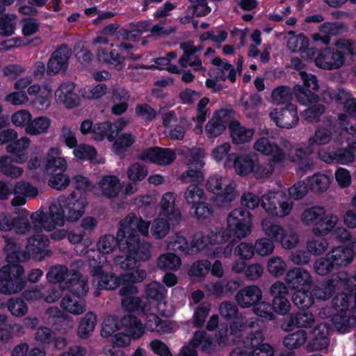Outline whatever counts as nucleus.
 I'll list each match as a JSON object with an SVG mask.
<instances>
[{"label":"nucleus","mask_w":356,"mask_h":356,"mask_svg":"<svg viewBox=\"0 0 356 356\" xmlns=\"http://www.w3.org/2000/svg\"><path fill=\"white\" fill-rule=\"evenodd\" d=\"M150 223L134 213H129L120 222L118 231L119 249L126 254L116 257L114 262L124 270L131 269L130 261H146L152 256V245L149 242H140L134 231L137 230L142 236H148Z\"/></svg>","instance_id":"1"},{"label":"nucleus","mask_w":356,"mask_h":356,"mask_svg":"<svg viewBox=\"0 0 356 356\" xmlns=\"http://www.w3.org/2000/svg\"><path fill=\"white\" fill-rule=\"evenodd\" d=\"M87 204L84 197H76L74 193L60 196L49 205L47 214L39 209L31 215L33 229L51 232L64 226L66 221L76 222L84 214Z\"/></svg>","instance_id":"2"},{"label":"nucleus","mask_w":356,"mask_h":356,"mask_svg":"<svg viewBox=\"0 0 356 356\" xmlns=\"http://www.w3.org/2000/svg\"><path fill=\"white\" fill-rule=\"evenodd\" d=\"M5 251L8 264L0 269V293L13 295L20 292L25 286V282L22 278L24 269L17 263L27 260L28 255L19 251L18 245L13 241L6 242Z\"/></svg>","instance_id":"3"},{"label":"nucleus","mask_w":356,"mask_h":356,"mask_svg":"<svg viewBox=\"0 0 356 356\" xmlns=\"http://www.w3.org/2000/svg\"><path fill=\"white\" fill-rule=\"evenodd\" d=\"M351 299L350 293H339L332 300L331 307H325L319 312L322 318L331 317L332 325L339 334L348 333L356 327V310L349 308Z\"/></svg>","instance_id":"4"},{"label":"nucleus","mask_w":356,"mask_h":356,"mask_svg":"<svg viewBox=\"0 0 356 356\" xmlns=\"http://www.w3.org/2000/svg\"><path fill=\"white\" fill-rule=\"evenodd\" d=\"M253 149L266 156H270L273 163L293 161L303 152L302 149H294L293 145L287 140H282L280 145L271 142L266 137H261L255 140Z\"/></svg>","instance_id":"5"},{"label":"nucleus","mask_w":356,"mask_h":356,"mask_svg":"<svg viewBox=\"0 0 356 356\" xmlns=\"http://www.w3.org/2000/svg\"><path fill=\"white\" fill-rule=\"evenodd\" d=\"M205 187L207 191L213 194L212 202L218 207H229L239 195L236 182L225 175L215 174L209 176Z\"/></svg>","instance_id":"6"},{"label":"nucleus","mask_w":356,"mask_h":356,"mask_svg":"<svg viewBox=\"0 0 356 356\" xmlns=\"http://www.w3.org/2000/svg\"><path fill=\"white\" fill-rule=\"evenodd\" d=\"M300 220L306 226H312L314 235L326 236L338 225L339 218L336 214L327 213L323 207L313 206L303 210Z\"/></svg>","instance_id":"7"},{"label":"nucleus","mask_w":356,"mask_h":356,"mask_svg":"<svg viewBox=\"0 0 356 356\" xmlns=\"http://www.w3.org/2000/svg\"><path fill=\"white\" fill-rule=\"evenodd\" d=\"M350 52H353L350 43L346 39L339 38L334 42V47L320 50L314 58V63L316 67L325 70H338L343 66L346 58Z\"/></svg>","instance_id":"8"},{"label":"nucleus","mask_w":356,"mask_h":356,"mask_svg":"<svg viewBox=\"0 0 356 356\" xmlns=\"http://www.w3.org/2000/svg\"><path fill=\"white\" fill-rule=\"evenodd\" d=\"M355 288L356 274L350 277L346 271H339L322 284L312 286V291L314 298L324 300L330 298L334 291H352Z\"/></svg>","instance_id":"9"},{"label":"nucleus","mask_w":356,"mask_h":356,"mask_svg":"<svg viewBox=\"0 0 356 356\" xmlns=\"http://www.w3.org/2000/svg\"><path fill=\"white\" fill-rule=\"evenodd\" d=\"M261 206L269 216L284 218L291 214L294 202L284 192L271 190L261 196Z\"/></svg>","instance_id":"10"},{"label":"nucleus","mask_w":356,"mask_h":356,"mask_svg":"<svg viewBox=\"0 0 356 356\" xmlns=\"http://www.w3.org/2000/svg\"><path fill=\"white\" fill-rule=\"evenodd\" d=\"M252 214L243 208L233 209L227 218V228L229 235L239 240L250 236L252 232Z\"/></svg>","instance_id":"11"},{"label":"nucleus","mask_w":356,"mask_h":356,"mask_svg":"<svg viewBox=\"0 0 356 356\" xmlns=\"http://www.w3.org/2000/svg\"><path fill=\"white\" fill-rule=\"evenodd\" d=\"M229 325V331L227 326L224 329L220 328L216 334L218 343L220 345L230 340L236 343L240 340L243 332L248 328H252L257 323V318L252 317L248 318L245 315L238 313Z\"/></svg>","instance_id":"12"},{"label":"nucleus","mask_w":356,"mask_h":356,"mask_svg":"<svg viewBox=\"0 0 356 356\" xmlns=\"http://www.w3.org/2000/svg\"><path fill=\"white\" fill-rule=\"evenodd\" d=\"M184 197L197 218L205 219L211 215L212 208L207 202V195L197 185H189L184 192Z\"/></svg>","instance_id":"13"},{"label":"nucleus","mask_w":356,"mask_h":356,"mask_svg":"<svg viewBox=\"0 0 356 356\" xmlns=\"http://www.w3.org/2000/svg\"><path fill=\"white\" fill-rule=\"evenodd\" d=\"M204 156L205 152L204 149L197 147L190 149L187 163L188 169L183 172L180 175V179L182 182H200L203 179L204 175L201 170L205 164L204 161Z\"/></svg>","instance_id":"14"},{"label":"nucleus","mask_w":356,"mask_h":356,"mask_svg":"<svg viewBox=\"0 0 356 356\" xmlns=\"http://www.w3.org/2000/svg\"><path fill=\"white\" fill-rule=\"evenodd\" d=\"M299 75L303 82V86L309 90H305L300 85L294 86L293 91L298 102L302 105L315 104L318 97L312 90H317L319 88L316 76L303 71L300 72Z\"/></svg>","instance_id":"15"},{"label":"nucleus","mask_w":356,"mask_h":356,"mask_svg":"<svg viewBox=\"0 0 356 356\" xmlns=\"http://www.w3.org/2000/svg\"><path fill=\"white\" fill-rule=\"evenodd\" d=\"M191 248H195L197 251H204L207 257H219L231 256L233 249L232 244H227L225 246L212 247L209 242V237L207 234H195L191 242Z\"/></svg>","instance_id":"16"},{"label":"nucleus","mask_w":356,"mask_h":356,"mask_svg":"<svg viewBox=\"0 0 356 356\" xmlns=\"http://www.w3.org/2000/svg\"><path fill=\"white\" fill-rule=\"evenodd\" d=\"M268 115L278 127L282 129H293L299 121L297 107L292 104H288L280 111L272 108L269 111Z\"/></svg>","instance_id":"17"},{"label":"nucleus","mask_w":356,"mask_h":356,"mask_svg":"<svg viewBox=\"0 0 356 356\" xmlns=\"http://www.w3.org/2000/svg\"><path fill=\"white\" fill-rule=\"evenodd\" d=\"M244 344L250 350L248 356H274L273 347L264 342V336L261 330L250 332L246 337Z\"/></svg>","instance_id":"18"},{"label":"nucleus","mask_w":356,"mask_h":356,"mask_svg":"<svg viewBox=\"0 0 356 356\" xmlns=\"http://www.w3.org/2000/svg\"><path fill=\"white\" fill-rule=\"evenodd\" d=\"M145 295L147 298L156 302L158 312L163 316H170L173 312L170 306L167 305L166 297L168 291L159 282H152L145 287Z\"/></svg>","instance_id":"19"},{"label":"nucleus","mask_w":356,"mask_h":356,"mask_svg":"<svg viewBox=\"0 0 356 356\" xmlns=\"http://www.w3.org/2000/svg\"><path fill=\"white\" fill-rule=\"evenodd\" d=\"M254 161L255 159L250 154L232 153L228 156L225 162V166L232 165L237 175L245 177L252 174Z\"/></svg>","instance_id":"20"},{"label":"nucleus","mask_w":356,"mask_h":356,"mask_svg":"<svg viewBox=\"0 0 356 356\" xmlns=\"http://www.w3.org/2000/svg\"><path fill=\"white\" fill-rule=\"evenodd\" d=\"M330 327L327 323H319L312 331V337L306 345L308 352L321 351L327 349L330 343Z\"/></svg>","instance_id":"21"},{"label":"nucleus","mask_w":356,"mask_h":356,"mask_svg":"<svg viewBox=\"0 0 356 356\" xmlns=\"http://www.w3.org/2000/svg\"><path fill=\"white\" fill-rule=\"evenodd\" d=\"M356 248V238L352 241L351 245H341L332 248L327 253V259L332 261L336 268L346 267L353 260Z\"/></svg>","instance_id":"22"},{"label":"nucleus","mask_w":356,"mask_h":356,"mask_svg":"<svg viewBox=\"0 0 356 356\" xmlns=\"http://www.w3.org/2000/svg\"><path fill=\"white\" fill-rule=\"evenodd\" d=\"M27 92L29 96L34 97L29 102L33 108L44 111L50 106L52 89L49 85L41 86L35 83L29 87Z\"/></svg>","instance_id":"23"},{"label":"nucleus","mask_w":356,"mask_h":356,"mask_svg":"<svg viewBox=\"0 0 356 356\" xmlns=\"http://www.w3.org/2000/svg\"><path fill=\"white\" fill-rule=\"evenodd\" d=\"M229 122V111L221 109L216 111L207 122L204 132L208 138L214 139L220 136L226 129Z\"/></svg>","instance_id":"24"},{"label":"nucleus","mask_w":356,"mask_h":356,"mask_svg":"<svg viewBox=\"0 0 356 356\" xmlns=\"http://www.w3.org/2000/svg\"><path fill=\"white\" fill-rule=\"evenodd\" d=\"M180 49L183 51V55L179 58L178 63L182 67L190 66L195 70L205 72L202 65L201 60L195 55L196 52L202 49L201 46L195 47L193 41H187L180 44Z\"/></svg>","instance_id":"25"},{"label":"nucleus","mask_w":356,"mask_h":356,"mask_svg":"<svg viewBox=\"0 0 356 356\" xmlns=\"http://www.w3.org/2000/svg\"><path fill=\"white\" fill-rule=\"evenodd\" d=\"M175 158L176 154L174 150L156 147L149 148L139 155V159L141 160L161 165L172 163Z\"/></svg>","instance_id":"26"},{"label":"nucleus","mask_w":356,"mask_h":356,"mask_svg":"<svg viewBox=\"0 0 356 356\" xmlns=\"http://www.w3.org/2000/svg\"><path fill=\"white\" fill-rule=\"evenodd\" d=\"M285 282L289 288L294 291L300 289L311 288L313 282L310 273L300 267L289 270L286 273Z\"/></svg>","instance_id":"27"},{"label":"nucleus","mask_w":356,"mask_h":356,"mask_svg":"<svg viewBox=\"0 0 356 356\" xmlns=\"http://www.w3.org/2000/svg\"><path fill=\"white\" fill-rule=\"evenodd\" d=\"M346 29V26L343 22H324L319 26V32L313 33L311 37L314 41L327 45L330 43L332 37L343 33Z\"/></svg>","instance_id":"28"},{"label":"nucleus","mask_w":356,"mask_h":356,"mask_svg":"<svg viewBox=\"0 0 356 356\" xmlns=\"http://www.w3.org/2000/svg\"><path fill=\"white\" fill-rule=\"evenodd\" d=\"M70 55V50L65 45H62L56 49L51 55L47 63V74L51 75L65 71L68 67Z\"/></svg>","instance_id":"29"},{"label":"nucleus","mask_w":356,"mask_h":356,"mask_svg":"<svg viewBox=\"0 0 356 356\" xmlns=\"http://www.w3.org/2000/svg\"><path fill=\"white\" fill-rule=\"evenodd\" d=\"M262 296V291L259 286L249 285L238 290L234 300L239 307L247 309L259 302Z\"/></svg>","instance_id":"30"},{"label":"nucleus","mask_w":356,"mask_h":356,"mask_svg":"<svg viewBox=\"0 0 356 356\" xmlns=\"http://www.w3.org/2000/svg\"><path fill=\"white\" fill-rule=\"evenodd\" d=\"M176 195L172 192L165 193L159 203V214L165 216L173 223H180L182 215L180 210L175 207Z\"/></svg>","instance_id":"31"},{"label":"nucleus","mask_w":356,"mask_h":356,"mask_svg":"<svg viewBox=\"0 0 356 356\" xmlns=\"http://www.w3.org/2000/svg\"><path fill=\"white\" fill-rule=\"evenodd\" d=\"M122 275L124 285L120 289V295H135L138 290L134 284L142 282L147 277V272L145 269L137 268Z\"/></svg>","instance_id":"32"},{"label":"nucleus","mask_w":356,"mask_h":356,"mask_svg":"<svg viewBox=\"0 0 356 356\" xmlns=\"http://www.w3.org/2000/svg\"><path fill=\"white\" fill-rule=\"evenodd\" d=\"M60 148L52 147L49 149L45 156L44 168L48 174L65 172L67 169V161L61 156Z\"/></svg>","instance_id":"33"},{"label":"nucleus","mask_w":356,"mask_h":356,"mask_svg":"<svg viewBox=\"0 0 356 356\" xmlns=\"http://www.w3.org/2000/svg\"><path fill=\"white\" fill-rule=\"evenodd\" d=\"M14 197L11 200L13 207L22 206L26 202V197H35L38 194V188L26 181H17L13 187Z\"/></svg>","instance_id":"34"},{"label":"nucleus","mask_w":356,"mask_h":356,"mask_svg":"<svg viewBox=\"0 0 356 356\" xmlns=\"http://www.w3.org/2000/svg\"><path fill=\"white\" fill-rule=\"evenodd\" d=\"M75 85L72 82L63 83L55 91L56 100L68 108L78 106L79 97L74 92Z\"/></svg>","instance_id":"35"},{"label":"nucleus","mask_w":356,"mask_h":356,"mask_svg":"<svg viewBox=\"0 0 356 356\" xmlns=\"http://www.w3.org/2000/svg\"><path fill=\"white\" fill-rule=\"evenodd\" d=\"M31 145V140L28 137L24 136L19 139L13 140L8 144L6 150L7 152L13 154L16 163L22 164L28 160L26 150Z\"/></svg>","instance_id":"36"},{"label":"nucleus","mask_w":356,"mask_h":356,"mask_svg":"<svg viewBox=\"0 0 356 356\" xmlns=\"http://www.w3.org/2000/svg\"><path fill=\"white\" fill-rule=\"evenodd\" d=\"M121 188L120 181L115 175L104 176L98 183V189L102 195L109 199L116 197Z\"/></svg>","instance_id":"37"},{"label":"nucleus","mask_w":356,"mask_h":356,"mask_svg":"<svg viewBox=\"0 0 356 356\" xmlns=\"http://www.w3.org/2000/svg\"><path fill=\"white\" fill-rule=\"evenodd\" d=\"M92 285L97 289L114 290L124 285L122 275L118 276L111 273L104 271L92 280Z\"/></svg>","instance_id":"38"},{"label":"nucleus","mask_w":356,"mask_h":356,"mask_svg":"<svg viewBox=\"0 0 356 356\" xmlns=\"http://www.w3.org/2000/svg\"><path fill=\"white\" fill-rule=\"evenodd\" d=\"M334 127L332 124L319 127L308 139V148L325 145L333 138Z\"/></svg>","instance_id":"39"},{"label":"nucleus","mask_w":356,"mask_h":356,"mask_svg":"<svg viewBox=\"0 0 356 356\" xmlns=\"http://www.w3.org/2000/svg\"><path fill=\"white\" fill-rule=\"evenodd\" d=\"M60 308L65 312L74 316H79L86 311V303L77 296L66 294L60 302Z\"/></svg>","instance_id":"40"},{"label":"nucleus","mask_w":356,"mask_h":356,"mask_svg":"<svg viewBox=\"0 0 356 356\" xmlns=\"http://www.w3.org/2000/svg\"><path fill=\"white\" fill-rule=\"evenodd\" d=\"M229 129L232 142L235 144L249 143L254 135L253 129L245 128L237 121L229 122Z\"/></svg>","instance_id":"41"},{"label":"nucleus","mask_w":356,"mask_h":356,"mask_svg":"<svg viewBox=\"0 0 356 356\" xmlns=\"http://www.w3.org/2000/svg\"><path fill=\"white\" fill-rule=\"evenodd\" d=\"M212 64L217 67L213 70L216 78L220 81L229 80L234 83L236 80V71L234 67L225 60L216 57L213 59Z\"/></svg>","instance_id":"42"},{"label":"nucleus","mask_w":356,"mask_h":356,"mask_svg":"<svg viewBox=\"0 0 356 356\" xmlns=\"http://www.w3.org/2000/svg\"><path fill=\"white\" fill-rule=\"evenodd\" d=\"M87 254L90 272L93 279H95L104 271V268L109 264L106 256L96 250H90L87 252Z\"/></svg>","instance_id":"43"},{"label":"nucleus","mask_w":356,"mask_h":356,"mask_svg":"<svg viewBox=\"0 0 356 356\" xmlns=\"http://www.w3.org/2000/svg\"><path fill=\"white\" fill-rule=\"evenodd\" d=\"M51 120L47 116H39L31 118L30 122L25 127V132L33 136H40L48 133L51 125Z\"/></svg>","instance_id":"44"},{"label":"nucleus","mask_w":356,"mask_h":356,"mask_svg":"<svg viewBox=\"0 0 356 356\" xmlns=\"http://www.w3.org/2000/svg\"><path fill=\"white\" fill-rule=\"evenodd\" d=\"M63 289H69L77 297L86 296L89 290L88 280L83 276L74 272L69 280L65 282Z\"/></svg>","instance_id":"45"},{"label":"nucleus","mask_w":356,"mask_h":356,"mask_svg":"<svg viewBox=\"0 0 356 356\" xmlns=\"http://www.w3.org/2000/svg\"><path fill=\"white\" fill-rule=\"evenodd\" d=\"M190 346L200 348V349L206 353H211L215 350L216 345L212 337L204 331H196L190 341Z\"/></svg>","instance_id":"46"},{"label":"nucleus","mask_w":356,"mask_h":356,"mask_svg":"<svg viewBox=\"0 0 356 356\" xmlns=\"http://www.w3.org/2000/svg\"><path fill=\"white\" fill-rule=\"evenodd\" d=\"M73 149V154L78 159L89 160L94 164H100L105 162L104 158L97 156V151L93 146L86 144H77Z\"/></svg>","instance_id":"47"},{"label":"nucleus","mask_w":356,"mask_h":356,"mask_svg":"<svg viewBox=\"0 0 356 356\" xmlns=\"http://www.w3.org/2000/svg\"><path fill=\"white\" fill-rule=\"evenodd\" d=\"M19 251L24 252L27 254L28 258L29 254L35 255L42 252L49 244V238L43 234H37L28 239L26 245L27 251L22 250L19 244L15 243Z\"/></svg>","instance_id":"48"},{"label":"nucleus","mask_w":356,"mask_h":356,"mask_svg":"<svg viewBox=\"0 0 356 356\" xmlns=\"http://www.w3.org/2000/svg\"><path fill=\"white\" fill-rule=\"evenodd\" d=\"M121 326L132 339H140L145 332L142 322L136 316L127 315L121 320Z\"/></svg>","instance_id":"49"},{"label":"nucleus","mask_w":356,"mask_h":356,"mask_svg":"<svg viewBox=\"0 0 356 356\" xmlns=\"http://www.w3.org/2000/svg\"><path fill=\"white\" fill-rule=\"evenodd\" d=\"M331 175L316 172L307 177L309 190L315 193L326 191L330 186Z\"/></svg>","instance_id":"50"},{"label":"nucleus","mask_w":356,"mask_h":356,"mask_svg":"<svg viewBox=\"0 0 356 356\" xmlns=\"http://www.w3.org/2000/svg\"><path fill=\"white\" fill-rule=\"evenodd\" d=\"M14 157L8 155L0 156V172L5 176L17 179L24 173V169L15 164Z\"/></svg>","instance_id":"51"},{"label":"nucleus","mask_w":356,"mask_h":356,"mask_svg":"<svg viewBox=\"0 0 356 356\" xmlns=\"http://www.w3.org/2000/svg\"><path fill=\"white\" fill-rule=\"evenodd\" d=\"M178 224L179 223H173L165 216H161V214H159L158 217L156 218L152 223V235L156 239L163 238L170 232V227Z\"/></svg>","instance_id":"52"},{"label":"nucleus","mask_w":356,"mask_h":356,"mask_svg":"<svg viewBox=\"0 0 356 356\" xmlns=\"http://www.w3.org/2000/svg\"><path fill=\"white\" fill-rule=\"evenodd\" d=\"M209 99L204 97L201 99L197 106L196 115L193 118V120L197 122L193 128V132L197 135L202 134L204 132L203 124L210 114V110L207 107Z\"/></svg>","instance_id":"53"},{"label":"nucleus","mask_w":356,"mask_h":356,"mask_svg":"<svg viewBox=\"0 0 356 356\" xmlns=\"http://www.w3.org/2000/svg\"><path fill=\"white\" fill-rule=\"evenodd\" d=\"M260 226L264 234L273 241L278 242L281 235L284 234V227L267 217L261 220Z\"/></svg>","instance_id":"54"},{"label":"nucleus","mask_w":356,"mask_h":356,"mask_svg":"<svg viewBox=\"0 0 356 356\" xmlns=\"http://www.w3.org/2000/svg\"><path fill=\"white\" fill-rule=\"evenodd\" d=\"M74 271H69L65 266L56 265L50 268L47 273V280L54 283H60L61 287L65 286V282H69Z\"/></svg>","instance_id":"55"},{"label":"nucleus","mask_w":356,"mask_h":356,"mask_svg":"<svg viewBox=\"0 0 356 356\" xmlns=\"http://www.w3.org/2000/svg\"><path fill=\"white\" fill-rule=\"evenodd\" d=\"M97 316L92 312H87L81 319L77 329V335L81 339L88 338L95 330Z\"/></svg>","instance_id":"56"},{"label":"nucleus","mask_w":356,"mask_h":356,"mask_svg":"<svg viewBox=\"0 0 356 356\" xmlns=\"http://www.w3.org/2000/svg\"><path fill=\"white\" fill-rule=\"evenodd\" d=\"M191 5L187 8L188 15L182 19V22H188L193 16L202 17L208 15L211 9L207 0H188Z\"/></svg>","instance_id":"57"},{"label":"nucleus","mask_w":356,"mask_h":356,"mask_svg":"<svg viewBox=\"0 0 356 356\" xmlns=\"http://www.w3.org/2000/svg\"><path fill=\"white\" fill-rule=\"evenodd\" d=\"M121 296H123L121 304L124 309L129 312H136L138 310L148 312L150 310L151 306L149 302H143L139 298L133 295Z\"/></svg>","instance_id":"58"},{"label":"nucleus","mask_w":356,"mask_h":356,"mask_svg":"<svg viewBox=\"0 0 356 356\" xmlns=\"http://www.w3.org/2000/svg\"><path fill=\"white\" fill-rule=\"evenodd\" d=\"M181 265V259L174 253H164L157 259L156 266L163 270H177Z\"/></svg>","instance_id":"59"},{"label":"nucleus","mask_w":356,"mask_h":356,"mask_svg":"<svg viewBox=\"0 0 356 356\" xmlns=\"http://www.w3.org/2000/svg\"><path fill=\"white\" fill-rule=\"evenodd\" d=\"M323 236L314 235L307 240L306 247L311 254L321 255L327 250L329 242Z\"/></svg>","instance_id":"60"},{"label":"nucleus","mask_w":356,"mask_h":356,"mask_svg":"<svg viewBox=\"0 0 356 356\" xmlns=\"http://www.w3.org/2000/svg\"><path fill=\"white\" fill-rule=\"evenodd\" d=\"M314 300L312 287L295 290L293 301L298 307L302 309L309 308L313 305Z\"/></svg>","instance_id":"61"},{"label":"nucleus","mask_w":356,"mask_h":356,"mask_svg":"<svg viewBox=\"0 0 356 356\" xmlns=\"http://www.w3.org/2000/svg\"><path fill=\"white\" fill-rule=\"evenodd\" d=\"M307 339V332L303 330H300L284 337L283 344L287 349H297L305 343Z\"/></svg>","instance_id":"62"},{"label":"nucleus","mask_w":356,"mask_h":356,"mask_svg":"<svg viewBox=\"0 0 356 356\" xmlns=\"http://www.w3.org/2000/svg\"><path fill=\"white\" fill-rule=\"evenodd\" d=\"M129 95L127 91L121 90H117L113 94L112 106V113L115 115H121L124 113L128 107L127 102L129 99Z\"/></svg>","instance_id":"63"},{"label":"nucleus","mask_w":356,"mask_h":356,"mask_svg":"<svg viewBox=\"0 0 356 356\" xmlns=\"http://www.w3.org/2000/svg\"><path fill=\"white\" fill-rule=\"evenodd\" d=\"M117 245L119 246L118 236L115 238L113 235L105 234L97 241L96 251L105 255L113 252Z\"/></svg>","instance_id":"64"}]
</instances>
